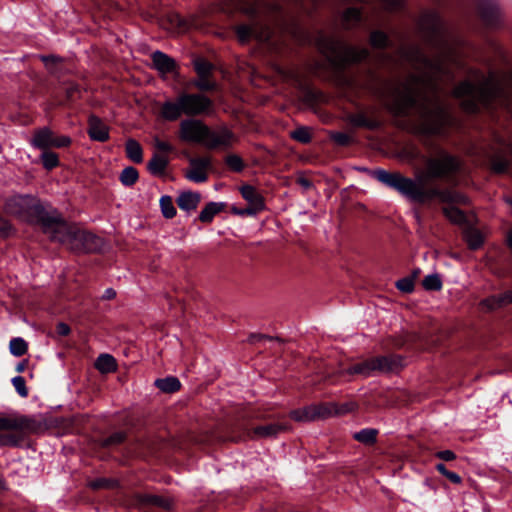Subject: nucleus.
Returning <instances> with one entry per match:
<instances>
[{
    "label": "nucleus",
    "mask_w": 512,
    "mask_h": 512,
    "mask_svg": "<svg viewBox=\"0 0 512 512\" xmlns=\"http://www.w3.org/2000/svg\"><path fill=\"white\" fill-rule=\"evenodd\" d=\"M213 103L209 97L201 93L178 94L175 100L162 103L160 117L169 122L177 121L182 115L195 117L207 113Z\"/></svg>",
    "instance_id": "obj_5"
},
{
    "label": "nucleus",
    "mask_w": 512,
    "mask_h": 512,
    "mask_svg": "<svg viewBox=\"0 0 512 512\" xmlns=\"http://www.w3.org/2000/svg\"><path fill=\"white\" fill-rule=\"evenodd\" d=\"M417 31L423 43L435 52L429 57L421 46L411 43L400 49L401 56L416 69H422V74H411L403 83L402 89H397L388 110L396 117H407L416 108L419 120L416 130L424 135H440L444 133L451 122L447 108L435 96L433 101L424 98L419 101L418 85H426L437 93L440 83L454 79L453 65H458V56L452 44V33L440 14L427 10L417 21Z\"/></svg>",
    "instance_id": "obj_1"
},
{
    "label": "nucleus",
    "mask_w": 512,
    "mask_h": 512,
    "mask_svg": "<svg viewBox=\"0 0 512 512\" xmlns=\"http://www.w3.org/2000/svg\"><path fill=\"white\" fill-rule=\"evenodd\" d=\"M104 248L105 242L103 238L91 232L78 229L71 250L77 253H97L101 252Z\"/></svg>",
    "instance_id": "obj_12"
},
{
    "label": "nucleus",
    "mask_w": 512,
    "mask_h": 512,
    "mask_svg": "<svg viewBox=\"0 0 512 512\" xmlns=\"http://www.w3.org/2000/svg\"><path fill=\"white\" fill-rule=\"evenodd\" d=\"M46 210L40 200L31 195H14L4 203L6 214L30 224H38Z\"/></svg>",
    "instance_id": "obj_6"
},
{
    "label": "nucleus",
    "mask_w": 512,
    "mask_h": 512,
    "mask_svg": "<svg viewBox=\"0 0 512 512\" xmlns=\"http://www.w3.org/2000/svg\"><path fill=\"white\" fill-rule=\"evenodd\" d=\"M480 19L485 27L497 29L502 24V14L499 6L489 0H483L478 5Z\"/></svg>",
    "instance_id": "obj_13"
},
{
    "label": "nucleus",
    "mask_w": 512,
    "mask_h": 512,
    "mask_svg": "<svg viewBox=\"0 0 512 512\" xmlns=\"http://www.w3.org/2000/svg\"><path fill=\"white\" fill-rule=\"evenodd\" d=\"M168 162H148V170L154 175H161L167 169Z\"/></svg>",
    "instance_id": "obj_50"
},
{
    "label": "nucleus",
    "mask_w": 512,
    "mask_h": 512,
    "mask_svg": "<svg viewBox=\"0 0 512 512\" xmlns=\"http://www.w3.org/2000/svg\"><path fill=\"white\" fill-rule=\"evenodd\" d=\"M152 68L158 71L161 75L174 73L178 66L176 61L168 54L156 50L151 54Z\"/></svg>",
    "instance_id": "obj_14"
},
{
    "label": "nucleus",
    "mask_w": 512,
    "mask_h": 512,
    "mask_svg": "<svg viewBox=\"0 0 512 512\" xmlns=\"http://www.w3.org/2000/svg\"><path fill=\"white\" fill-rule=\"evenodd\" d=\"M443 213L452 223L463 224L466 222V216L464 212L457 207H444Z\"/></svg>",
    "instance_id": "obj_38"
},
{
    "label": "nucleus",
    "mask_w": 512,
    "mask_h": 512,
    "mask_svg": "<svg viewBox=\"0 0 512 512\" xmlns=\"http://www.w3.org/2000/svg\"><path fill=\"white\" fill-rule=\"evenodd\" d=\"M422 285L427 291H440L443 283L439 274H429L424 277Z\"/></svg>",
    "instance_id": "obj_39"
},
{
    "label": "nucleus",
    "mask_w": 512,
    "mask_h": 512,
    "mask_svg": "<svg viewBox=\"0 0 512 512\" xmlns=\"http://www.w3.org/2000/svg\"><path fill=\"white\" fill-rule=\"evenodd\" d=\"M13 231L12 224L0 215V237L7 238Z\"/></svg>",
    "instance_id": "obj_51"
},
{
    "label": "nucleus",
    "mask_w": 512,
    "mask_h": 512,
    "mask_svg": "<svg viewBox=\"0 0 512 512\" xmlns=\"http://www.w3.org/2000/svg\"><path fill=\"white\" fill-rule=\"evenodd\" d=\"M38 225L51 241L67 245L72 249L78 228L67 223L56 210H46Z\"/></svg>",
    "instance_id": "obj_8"
},
{
    "label": "nucleus",
    "mask_w": 512,
    "mask_h": 512,
    "mask_svg": "<svg viewBox=\"0 0 512 512\" xmlns=\"http://www.w3.org/2000/svg\"><path fill=\"white\" fill-rule=\"evenodd\" d=\"M257 23H254L252 25L248 24H240L235 27V33L237 35V38L239 42L246 43L248 42L252 37L260 39L261 36L257 33Z\"/></svg>",
    "instance_id": "obj_27"
},
{
    "label": "nucleus",
    "mask_w": 512,
    "mask_h": 512,
    "mask_svg": "<svg viewBox=\"0 0 512 512\" xmlns=\"http://www.w3.org/2000/svg\"><path fill=\"white\" fill-rule=\"evenodd\" d=\"M87 133L94 141L105 142L109 139L108 126L96 115L89 116Z\"/></svg>",
    "instance_id": "obj_16"
},
{
    "label": "nucleus",
    "mask_w": 512,
    "mask_h": 512,
    "mask_svg": "<svg viewBox=\"0 0 512 512\" xmlns=\"http://www.w3.org/2000/svg\"><path fill=\"white\" fill-rule=\"evenodd\" d=\"M369 43L374 49H386L391 46L388 34L381 30H374L370 33Z\"/></svg>",
    "instance_id": "obj_29"
},
{
    "label": "nucleus",
    "mask_w": 512,
    "mask_h": 512,
    "mask_svg": "<svg viewBox=\"0 0 512 512\" xmlns=\"http://www.w3.org/2000/svg\"><path fill=\"white\" fill-rule=\"evenodd\" d=\"M378 430L374 428H364L354 434V439L365 445H372L376 442Z\"/></svg>",
    "instance_id": "obj_32"
},
{
    "label": "nucleus",
    "mask_w": 512,
    "mask_h": 512,
    "mask_svg": "<svg viewBox=\"0 0 512 512\" xmlns=\"http://www.w3.org/2000/svg\"><path fill=\"white\" fill-rule=\"evenodd\" d=\"M194 70L200 78H209L213 71V64L203 58L194 60Z\"/></svg>",
    "instance_id": "obj_37"
},
{
    "label": "nucleus",
    "mask_w": 512,
    "mask_h": 512,
    "mask_svg": "<svg viewBox=\"0 0 512 512\" xmlns=\"http://www.w3.org/2000/svg\"><path fill=\"white\" fill-rule=\"evenodd\" d=\"M288 426L283 423H269L254 428V434L259 437H275L279 433L286 431Z\"/></svg>",
    "instance_id": "obj_24"
},
{
    "label": "nucleus",
    "mask_w": 512,
    "mask_h": 512,
    "mask_svg": "<svg viewBox=\"0 0 512 512\" xmlns=\"http://www.w3.org/2000/svg\"><path fill=\"white\" fill-rule=\"evenodd\" d=\"M396 288L404 293H411L414 290L413 277H404L396 282Z\"/></svg>",
    "instance_id": "obj_46"
},
{
    "label": "nucleus",
    "mask_w": 512,
    "mask_h": 512,
    "mask_svg": "<svg viewBox=\"0 0 512 512\" xmlns=\"http://www.w3.org/2000/svg\"><path fill=\"white\" fill-rule=\"evenodd\" d=\"M385 9L395 11L402 7V0H381Z\"/></svg>",
    "instance_id": "obj_56"
},
{
    "label": "nucleus",
    "mask_w": 512,
    "mask_h": 512,
    "mask_svg": "<svg viewBox=\"0 0 512 512\" xmlns=\"http://www.w3.org/2000/svg\"><path fill=\"white\" fill-rule=\"evenodd\" d=\"M125 152L129 160H142L143 151L140 143L135 139H128L125 143Z\"/></svg>",
    "instance_id": "obj_33"
},
{
    "label": "nucleus",
    "mask_w": 512,
    "mask_h": 512,
    "mask_svg": "<svg viewBox=\"0 0 512 512\" xmlns=\"http://www.w3.org/2000/svg\"><path fill=\"white\" fill-rule=\"evenodd\" d=\"M138 501L141 505L159 507L166 511L171 510L173 507V501L170 498L156 494H140Z\"/></svg>",
    "instance_id": "obj_19"
},
{
    "label": "nucleus",
    "mask_w": 512,
    "mask_h": 512,
    "mask_svg": "<svg viewBox=\"0 0 512 512\" xmlns=\"http://www.w3.org/2000/svg\"><path fill=\"white\" fill-rule=\"evenodd\" d=\"M72 140L67 135L54 132L49 127H42L34 131L31 144L42 150L39 160H59V155L52 148H66Z\"/></svg>",
    "instance_id": "obj_10"
},
{
    "label": "nucleus",
    "mask_w": 512,
    "mask_h": 512,
    "mask_svg": "<svg viewBox=\"0 0 512 512\" xmlns=\"http://www.w3.org/2000/svg\"><path fill=\"white\" fill-rule=\"evenodd\" d=\"M154 153L150 160H165V157L169 156L174 147L169 141L155 137L152 142Z\"/></svg>",
    "instance_id": "obj_20"
},
{
    "label": "nucleus",
    "mask_w": 512,
    "mask_h": 512,
    "mask_svg": "<svg viewBox=\"0 0 512 512\" xmlns=\"http://www.w3.org/2000/svg\"><path fill=\"white\" fill-rule=\"evenodd\" d=\"M139 178V173L136 168L132 166L125 167L120 173V182L127 187L134 185Z\"/></svg>",
    "instance_id": "obj_36"
},
{
    "label": "nucleus",
    "mask_w": 512,
    "mask_h": 512,
    "mask_svg": "<svg viewBox=\"0 0 512 512\" xmlns=\"http://www.w3.org/2000/svg\"><path fill=\"white\" fill-rule=\"evenodd\" d=\"M95 368L103 374H108L116 371L117 363L112 355L101 354L95 361Z\"/></svg>",
    "instance_id": "obj_26"
},
{
    "label": "nucleus",
    "mask_w": 512,
    "mask_h": 512,
    "mask_svg": "<svg viewBox=\"0 0 512 512\" xmlns=\"http://www.w3.org/2000/svg\"><path fill=\"white\" fill-rule=\"evenodd\" d=\"M262 210H263L262 208H258V207H254V206H249L248 205V207H246L245 209L237 210L236 208H234L233 212L235 214H238V215H241V216H245V215L254 216L257 213H259L260 211H262Z\"/></svg>",
    "instance_id": "obj_54"
},
{
    "label": "nucleus",
    "mask_w": 512,
    "mask_h": 512,
    "mask_svg": "<svg viewBox=\"0 0 512 512\" xmlns=\"http://www.w3.org/2000/svg\"><path fill=\"white\" fill-rule=\"evenodd\" d=\"M500 93V86L484 76L477 83L467 79L460 81L452 90V96L460 100L461 109L469 114L478 113L481 107H489Z\"/></svg>",
    "instance_id": "obj_4"
},
{
    "label": "nucleus",
    "mask_w": 512,
    "mask_h": 512,
    "mask_svg": "<svg viewBox=\"0 0 512 512\" xmlns=\"http://www.w3.org/2000/svg\"><path fill=\"white\" fill-rule=\"evenodd\" d=\"M511 162H491L490 170L495 174L505 173Z\"/></svg>",
    "instance_id": "obj_53"
},
{
    "label": "nucleus",
    "mask_w": 512,
    "mask_h": 512,
    "mask_svg": "<svg viewBox=\"0 0 512 512\" xmlns=\"http://www.w3.org/2000/svg\"><path fill=\"white\" fill-rule=\"evenodd\" d=\"M313 405V413L314 420L326 419L331 417L332 415L339 414L343 410H338L334 403H319L312 404Z\"/></svg>",
    "instance_id": "obj_25"
},
{
    "label": "nucleus",
    "mask_w": 512,
    "mask_h": 512,
    "mask_svg": "<svg viewBox=\"0 0 512 512\" xmlns=\"http://www.w3.org/2000/svg\"><path fill=\"white\" fill-rule=\"evenodd\" d=\"M115 297H116V291L113 288H107L102 295V299H105V300H111V299H114Z\"/></svg>",
    "instance_id": "obj_62"
},
{
    "label": "nucleus",
    "mask_w": 512,
    "mask_h": 512,
    "mask_svg": "<svg viewBox=\"0 0 512 512\" xmlns=\"http://www.w3.org/2000/svg\"><path fill=\"white\" fill-rule=\"evenodd\" d=\"M445 477L447 479H449L452 483L454 484H460L462 482V478L460 477L459 474H457L456 472H452V471H449Z\"/></svg>",
    "instance_id": "obj_61"
},
{
    "label": "nucleus",
    "mask_w": 512,
    "mask_h": 512,
    "mask_svg": "<svg viewBox=\"0 0 512 512\" xmlns=\"http://www.w3.org/2000/svg\"><path fill=\"white\" fill-rule=\"evenodd\" d=\"M264 339L272 340L273 338L272 337H268L266 335H261V334L251 335L250 338H249L251 343H256V342L264 340Z\"/></svg>",
    "instance_id": "obj_63"
},
{
    "label": "nucleus",
    "mask_w": 512,
    "mask_h": 512,
    "mask_svg": "<svg viewBox=\"0 0 512 512\" xmlns=\"http://www.w3.org/2000/svg\"><path fill=\"white\" fill-rule=\"evenodd\" d=\"M435 457L443 461H453L456 459V454L452 450H442L436 452Z\"/></svg>",
    "instance_id": "obj_55"
},
{
    "label": "nucleus",
    "mask_w": 512,
    "mask_h": 512,
    "mask_svg": "<svg viewBox=\"0 0 512 512\" xmlns=\"http://www.w3.org/2000/svg\"><path fill=\"white\" fill-rule=\"evenodd\" d=\"M118 486V481L112 478H97L89 483V487L93 490L114 489Z\"/></svg>",
    "instance_id": "obj_41"
},
{
    "label": "nucleus",
    "mask_w": 512,
    "mask_h": 512,
    "mask_svg": "<svg viewBox=\"0 0 512 512\" xmlns=\"http://www.w3.org/2000/svg\"><path fill=\"white\" fill-rule=\"evenodd\" d=\"M323 93L320 91L308 90L305 93V98L308 102H318L320 101Z\"/></svg>",
    "instance_id": "obj_57"
},
{
    "label": "nucleus",
    "mask_w": 512,
    "mask_h": 512,
    "mask_svg": "<svg viewBox=\"0 0 512 512\" xmlns=\"http://www.w3.org/2000/svg\"><path fill=\"white\" fill-rule=\"evenodd\" d=\"M12 384H13L15 390L17 391V393L21 397H27L28 396V389L26 387V382H25L24 377H22V376H15L12 379Z\"/></svg>",
    "instance_id": "obj_47"
},
{
    "label": "nucleus",
    "mask_w": 512,
    "mask_h": 512,
    "mask_svg": "<svg viewBox=\"0 0 512 512\" xmlns=\"http://www.w3.org/2000/svg\"><path fill=\"white\" fill-rule=\"evenodd\" d=\"M46 428V423L36 416L7 414L0 416V431H21L38 433Z\"/></svg>",
    "instance_id": "obj_11"
},
{
    "label": "nucleus",
    "mask_w": 512,
    "mask_h": 512,
    "mask_svg": "<svg viewBox=\"0 0 512 512\" xmlns=\"http://www.w3.org/2000/svg\"><path fill=\"white\" fill-rule=\"evenodd\" d=\"M212 168V162H190L184 171V176L194 183H203L208 179V171Z\"/></svg>",
    "instance_id": "obj_15"
},
{
    "label": "nucleus",
    "mask_w": 512,
    "mask_h": 512,
    "mask_svg": "<svg viewBox=\"0 0 512 512\" xmlns=\"http://www.w3.org/2000/svg\"><path fill=\"white\" fill-rule=\"evenodd\" d=\"M404 367L403 358L398 354H387L367 358L346 369L349 375L358 374L365 378L376 373H398Z\"/></svg>",
    "instance_id": "obj_7"
},
{
    "label": "nucleus",
    "mask_w": 512,
    "mask_h": 512,
    "mask_svg": "<svg viewBox=\"0 0 512 512\" xmlns=\"http://www.w3.org/2000/svg\"><path fill=\"white\" fill-rule=\"evenodd\" d=\"M201 201V194L198 192H192V191H184L181 192L177 199L176 203L178 207L186 211L187 213H190L197 209L199 203Z\"/></svg>",
    "instance_id": "obj_18"
},
{
    "label": "nucleus",
    "mask_w": 512,
    "mask_h": 512,
    "mask_svg": "<svg viewBox=\"0 0 512 512\" xmlns=\"http://www.w3.org/2000/svg\"><path fill=\"white\" fill-rule=\"evenodd\" d=\"M70 331V327L64 322H60L56 326V332L60 336H67L70 333Z\"/></svg>",
    "instance_id": "obj_59"
},
{
    "label": "nucleus",
    "mask_w": 512,
    "mask_h": 512,
    "mask_svg": "<svg viewBox=\"0 0 512 512\" xmlns=\"http://www.w3.org/2000/svg\"><path fill=\"white\" fill-rule=\"evenodd\" d=\"M351 125L359 128H367L370 130L378 129L381 125L377 119H369L363 113L351 114L348 116Z\"/></svg>",
    "instance_id": "obj_23"
},
{
    "label": "nucleus",
    "mask_w": 512,
    "mask_h": 512,
    "mask_svg": "<svg viewBox=\"0 0 512 512\" xmlns=\"http://www.w3.org/2000/svg\"><path fill=\"white\" fill-rule=\"evenodd\" d=\"M296 183L299 184L304 190L312 188L313 183L305 176H299L296 179Z\"/></svg>",
    "instance_id": "obj_58"
},
{
    "label": "nucleus",
    "mask_w": 512,
    "mask_h": 512,
    "mask_svg": "<svg viewBox=\"0 0 512 512\" xmlns=\"http://www.w3.org/2000/svg\"><path fill=\"white\" fill-rule=\"evenodd\" d=\"M15 433L0 434V447H20L23 442V435L21 431H14Z\"/></svg>",
    "instance_id": "obj_30"
},
{
    "label": "nucleus",
    "mask_w": 512,
    "mask_h": 512,
    "mask_svg": "<svg viewBox=\"0 0 512 512\" xmlns=\"http://www.w3.org/2000/svg\"><path fill=\"white\" fill-rule=\"evenodd\" d=\"M467 245L472 250H477L483 244V237L478 230H469L465 234Z\"/></svg>",
    "instance_id": "obj_42"
},
{
    "label": "nucleus",
    "mask_w": 512,
    "mask_h": 512,
    "mask_svg": "<svg viewBox=\"0 0 512 512\" xmlns=\"http://www.w3.org/2000/svg\"><path fill=\"white\" fill-rule=\"evenodd\" d=\"M291 138L300 142V143H308L311 140V133L309 128L307 127H299L295 130H293L291 133Z\"/></svg>",
    "instance_id": "obj_43"
},
{
    "label": "nucleus",
    "mask_w": 512,
    "mask_h": 512,
    "mask_svg": "<svg viewBox=\"0 0 512 512\" xmlns=\"http://www.w3.org/2000/svg\"><path fill=\"white\" fill-rule=\"evenodd\" d=\"M155 386L164 393H174L180 390L181 383L177 377L168 376L156 379Z\"/></svg>",
    "instance_id": "obj_28"
},
{
    "label": "nucleus",
    "mask_w": 512,
    "mask_h": 512,
    "mask_svg": "<svg viewBox=\"0 0 512 512\" xmlns=\"http://www.w3.org/2000/svg\"><path fill=\"white\" fill-rule=\"evenodd\" d=\"M193 85L200 91H212L216 87L215 82L210 81L208 78L200 77H198V79L193 82Z\"/></svg>",
    "instance_id": "obj_49"
},
{
    "label": "nucleus",
    "mask_w": 512,
    "mask_h": 512,
    "mask_svg": "<svg viewBox=\"0 0 512 512\" xmlns=\"http://www.w3.org/2000/svg\"><path fill=\"white\" fill-rule=\"evenodd\" d=\"M332 139L341 146H346L351 143L352 137L344 132H335L332 134Z\"/></svg>",
    "instance_id": "obj_52"
},
{
    "label": "nucleus",
    "mask_w": 512,
    "mask_h": 512,
    "mask_svg": "<svg viewBox=\"0 0 512 512\" xmlns=\"http://www.w3.org/2000/svg\"><path fill=\"white\" fill-rule=\"evenodd\" d=\"M320 46L324 51L329 52L333 56L332 63L342 68L349 64L360 63L370 55L367 48L345 46L341 41L332 37L322 38Z\"/></svg>",
    "instance_id": "obj_9"
},
{
    "label": "nucleus",
    "mask_w": 512,
    "mask_h": 512,
    "mask_svg": "<svg viewBox=\"0 0 512 512\" xmlns=\"http://www.w3.org/2000/svg\"><path fill=\"white\" fill-rule=\"evenodd\" d=\"M290 417L297 422H311L314 420L313 405L295 409L290 412Z\"/></svg>",
    "instance_id": "obj_31"
},
{
    "label": "nucleus",
    "mask_w": 512,
    "mask_h": 512,
    "mask_svg": "<svg viewBox=\"0 0 512 512\" xmlns=\"http://www.w3.org/2000/svg\"><path fill=\"white\" fill-rule=\"evenodd\" d=\"M180 140L213 151H226L236 142L235 134L226 127L211 129L202 120L188 118L179 125Z\"/></svg>",
    "instance_id": "obj_3"
},
{
    "label": "nucleus",
    "mask_w": 512,
    "mask_h": 512,
    "mask_svg": "<svg viewBox=\"0 0 512 512\" xmlns=\"http://www.w3.org/2000/svg\"><path fill=\"white\" fill-rule=\"evenodd\" d=\"M362 12L357 7H349L343 13V21L346 23L354 22L358 23L361 21Z\"/></svg>",
    "instance_id": "obj_45"
},
{
    "label": "nucleus",
    "mask_w": 512,
    "mask_h": 512,
    "mask_svg": "<svg viewBox=\"0 0 512 512\" xmlns=\"http://www.w3.org/2000/svg\"><path fill=\"white\" fill-rule=\"evenodd\" d=\"M435 468L443 476H445L449 472V470L446 468V466L443 463L436 464Z\"/></svg>",
    "instance_id": "obj_64"
},
{
    "label": "nucleus",
    "mask_w": 512,
    "mask_h": 512,
    "mask_svg": "<svg viewBox=\"0 0 512 512\" xmlns=\"http://www.w3.org/2000/svg\"><path fill=\"white\" fill-rule=\"evenodd\" d=\"M247 162H227L228 167L233 172H241L246 167Z\"/></svg>",
    "instance_id": "obj_60"
},
{
    "label": "nucleus",
    "mask_w": 512,
    "mask_h": 512,
    "mask_svg": "<svg viewBox=\"0 0 512 512\" xmlns=\"http://www.w3.org/2000/svg\"><path fill=\"white\" fill-rule=\"evenodd\" d=\"M226 207L223 202H209L199 213L198 219L202 223H211L214 217L222 212Z\"/></svg>",
    "instance_id": "obj_21"
},
{
    "label": "nucleus",
    "mask_w": 512,
    "mask_h": 512,
    "mask_svg": "<svg viewBox=\"0 0 512 512\" xmlns=\"http://www.w3.org/2000/svg\"><path fill=\"white\" fill-rule=\"evenodd\" d=\"M127 438V433L124 431H117L112 433L110 436L101 439L99 446L102 448H110L122 444Z\"/></svg>",
    "instance_id": "obj_34"
},
{
    "label": "nucleus",
    "mask_w": 512,
    "mask_h": 512,
    "mask_svg": "<svg viewBox=\"0 0 512 512\" xmlns=\"http://www.w3.org/2000/svg\"><path fill=\"white\" fill-rule=\"evenodd\" d=\"M159 204L161 213L166 219H172L173 217H175L177 211L171 196L163 195L160 198Z\"/></svg>",
    "instance_id": "obj_35"
},
{
    "label": "nucleus",
    "mask_w": 512,
    "mask_h": 512,
    "mask_svg": "<svg viewBox=\"0 0 512 512\" xmlns=\"http://www.w3.org/2000/svg\"><path fill=\"white\" fill-rule=\"evenodd\" d=\"M242 197L248 202L249 206L258 208H265L263 197L260 193L251 185H244L240 189Z\"/></svg>",
    "instance_id": "obj_22"
},
{
    "label": "nucleus",
    "mask_w": 512,
    "mask_h": 512,
    "mask_svg": "<svg viewBox=\"0 0 512 512\" xmlns=\"http://www.w3.org/2000/svg\"><path fill=\"white\" fill-rule=\"evenodd\" d=\"M461 162H426L407 177L397 171L382 168L369 171L384 186L396 191L409 202L426 205L438 200L441 203L468 204V198L452 188L458 185L457 174Z\"/></svg>",
    "instance_id": "obj_2"
},
{
    "label": "nucleus",
    "mask_w": 512,
    "mask_h": 512,
    "mask_svg": "<svg viewBox=\"0 0 512 512\" xmlns=\"http://www.w3.org/2000/svg\"><path fill=\"white\" fill-rule=\"evenodd\" d=\"M512 303V290L483 299L480 306L486 311H493Z\"/></svg>",
    "instance_id": "obj_17"
},
{
    "label": "nucleus",
    "mask_w": 512,
    "mask_h": 512,
    "mask_svg": "<svg viewBox=\"0 0 512 512\" xmlns=\"http://www.w3.org/2000/svg\"><path fill=\"white\" fill-rule=\"evenodd\" d=\"M65 94L68 101H75L81 97V88L76 83H70L65 90Z\"/></svg>",
    "instance_id": "obj_48"
},
{
    "label": "nucleus",
    "mask_w": 512,
    "mask_h": 512,
    "mask_svg": "<svg viewBox=\"0 0 512 512\" xmlns=\"http://www.w3.org/2000/svg\"><path fill=\"white\" fill-rule=\"evenodd\" d=\"M9 349L12 355L21 357L27 352L28 344L23 338L16 337L11 339Z\"/></svg>",
    "instance_id": "obj_40"
},
{
    "label": "nucleus",
    "mask_w": 512,
    "mask_h": 512,
    "mask_svg": "<svg viewBox=\"0 0 512 512\" xmlns=\"http://www.w3.org/2000/svg\"><path fill=\"white\" fill-rule=\"evenodd\" d=\"M41 60L43 61L45 67L52 73L57 74V66L62 62V59L55 55H43L41 56Z\"/></svg>",
    "instance_id": "obj_44"
}]
</instances>
